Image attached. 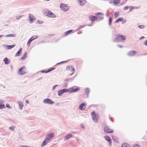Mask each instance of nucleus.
<instances>
[{"label": "nucleus", "mask_w": 147, "mask_h": 147, "mask_svg": "<svg viewBox=\"0 0 147 147\" xmlns=\"http://www.w3.org/2000/svg\"><path fill=\"white\" fill-rule=\"evenodd\" d=\"M125 39L124 36L117 34H116V37L115 40H113V41L114 42H121L124 41Z\"/></svg>", "instance_id": "nucleus-1"}, {"label": "nucleus", "mask_w": 147, "mask_h": 147, "mask_svg": "<svg viewBox=\"0 0 147 147\" xmlns=\"http://www.w3.org/2000/svg\"><path fill=\"white\" fill-rule=\"evenodd\" d=\"M26 67L24 66L18 69V73L20 75L24 74L28 72L26 70Z\"/></svg>", "instance_id": "nucleus-2"}, {"label": "nucleus", "mask_w": 147, "mask_h": 147, "mask_svg": "<svg viewBox=\"0 0 147 147\" xmlns=\"http://www.w3.org/2000/svg\"><path fill=\"white\" fill-rule=\"evenodd\" d=\"M92 118L93 121L95 122H98V118L97 117V115L96 114L94 111H93L91 113Z\"/></svg>", "instance_id": "nucleus-3"}, {"label": "nucleus", "mask_w": 147, "mask_h": 147, "mask_svg": "<svg viewBox=\"0 0 147 147\" xmlns=\"http://www.w3.org/2000/svg\"><path fill=\"white\" fill-rule=\"evenodd\" d=\"M43 102L45 104H53L54 103V102L49 98H47L43 100Z\"/></svg>", "instance_id": "nucleus-4"}, {"label": "nucleus", "mask_w": 147, "mask_h": 147, "mask_svg": "<svg viewBox=\"0 0 147 147\" xmlns=\"http://www.w3.org/2000/svg\"><path fill=\"white\" fill-rule=\"evenodd\" d=\"M60 7L62 10L65 11H67L69 8V7L66 4L62 3L60 4Z\"/></svg>", "instance_id": "nucleus-5"}, {"label": "nucleus", "mask_w": 147, "mask_h": 147, "mask_svg": "<svg viewBox=\"0 0 147 147\" xmlns=\"http://www.w3.org/2000/svg\"><path fill=\"white\" fill-rule=\"evenodd\" d=\"M104 130L105 132L108 133H112L113 132V130L111 129L110 128V127L108 125H107L104 127Z\"/></svg>", "instance_id": "nucleus-6"}, {"label": "nucleus", "mask_w": 147, "mask_h": 147, "mask_svg": "<svg viewBox=\"0 0 147 147\" xmlns=\"http://www.w3.org/2000/svg\"><path fill=\"white\" fill-rule=\"evenodd\" d=\"M54 134L53 133H50L47 134L46 135L45 139L49 141L51 140L54 137Z\"/></svg>", "instance_id": "nucleus-7"}, {"label": "nucleus", "mask_w": 147, "mask_h": 147, "mask_svg": "<svg viewBox=\"0 0 147 147\" xmlns=\"http://www.w3.org/2000/svg\"><path fill=\"white\" fill-rule=\"evenodd\" d=\"M95 15L97 17V20L98 18L100 20H102L103 19V14L101 13H95Z\"/></svg>", "instance_id": "nucleus-8"}, {"label": "nucleus", "mask_w": 147, "mask_h": 147, "mask_svg": "<svg viewBox=\"0 0 147 147\" xmlns=\"http://www.w3.org/2000/svg\"><path fill=\"white\" fill-rule=\"evenodd\" d=\"M70 89L71 90V92L73 93L79 90H80V88L77 86H74L70 88Z\"/></svg>", "instance_id": "nucleus-9"}, {"label": "nucleus", "mask_w": 147, "mask_h": 147, "mask_svg": "<svg viewBox=\"0 0 147 147\" xmlns=\"http://www.w3.org/2000/svg\"><path fill=\"white\" fill-rule=\"evenodd\" d=\"M29 19L30 20L29 22L30 24H32L34 22V21L35 20V19L33 18L34 17L33 16L31 15V14H29Z\"/></svg>", "instance_id": "nucleus-10"}, {"label": "nucleus", "mask_w": 147, "mask_h": 147, "mask_svg": "<svg viewBox=\"0 0 147 147\" xmlns=\"http://www.w3.org/2000/svg\"><path fill=\"white\" fill-rule=\"evenodd\" d=\"M86 105L85 103L82 102L79 105V109L81 110H83L86 108Z\"/></svg>", "instance_id": "nucleus-11"}, {"label": "nucleus", "mask_w": 147, "mask_h": 147, "mask_svg": "<svg viewBox=\"0 0 147 147\" xmlns=\"http://www.w3.org/2000/svg\"><path fill=\"white\" fill-rule=\"evenodd\" d=\"M104 137L105 139L108 142L109 146H111V145L112 140L110 137L107 136H106Z\"/></svg>", "instance_id": "nucleus-12"}, {"label": "nucleus", "mask_w": 147, "mask_h": 147, "mask_svg": "<svg viewBox=\"0 0 147 147\" xmlns=\"http://www.w3.org/2000/svg\"><path fill=\"white\" fill-rule=\"evenodd\" d=\"M66 69L67 70L74 71L75 69L74 67L72 65H68L66 67Z\"/></svg>", "instance_id": "nucleus-13"}, {"label": "nucleus", "mask_w": 147, "mask_h": 147, "mask_svg": "<svg viewBox=\"0 0 147 147\" xmlns=\"http://www.w3.org/2000/svg\"><path fill=\"white\" fill-rule=\"evenodd\" d=\"M90 21L92 22V23L95 20H97V17L93 16H90L89 17Z\"/></svg>", "instance_id": "nucleus-14"}, {"label": "nucleus", "mask_w": 147, "mask_h": 147, "mask_svg": "<svg viewBox=\"0 0 147 147\" xmlns=\"http://www.w3.org/2000/svg\"><path fill=\"white\" fill-rule=\"evenodd\" d=\"M136 53V51H130L127 53V55L129 56H134Z\"/></svg>", "instance_id": "nucleus-15"}, {"label": "nucleus", "mask_w": 147, "mask_h": 147, "mask_svg": "<svg viewBox=\"0 0 147 147\" xmlns=\"http://www.w3.org/2000/svg\"><path fill=\"white\" fill-rule=\"evenodd\" d=\"M48 13H49L48 15V17L53 18L56 17V15L51 11H49V12H48Z\"/></svg>", "instance_id": "nucleus-16"}, {"label": "nucleus", "mask_w": 147, "mask_h": 147, "mask_svg": "<svg viewBox=\"0 0 147 147\" xmlns=\"http://www.w3.org/2000/svg\"><path fill=\"white\" fill-rule=\"evenodd\" d=\"M49 142V141L46 139H45V140L42 142L41 144V147H43V146H46Z\"/></svg>", "instance_id": "nucleus-17"}, {"label": "nucleus", "mask_w": 147, "mask_h": 147, "mask_svg": "<svg viewBox=\"0 0 147 147\" xmlns=\"http://www.w3.org/2000/svg\"><path fill=\"white\" fill-rule=\"evenodd\" d=\"M42 13L45 15L47 16L49 13L48 12H49V11H50L47 9H45L42 10Z\"/></svg>", "instance_id": "nucleus-18"}, {"label": "nucleus", "mask_w": 147, "mask_h": 147, "mask_svg": "<svg viewBox=\"0 0 147 147\" xmlns=\"http://www.w3.org/2000/svg\"><path fill=\"white\" fill-rule=\"evenodd\" d=\"M72 135L71 134H69L66 135L64 138V140H68L70 138L72 137Z\"/></svg>", "instance_id": "nucleus-19"}, {"label": "nucleus", "mask_w": 147, "mask_h": 147, "mask_svg": "<svg viewBox=\"0 0 147 147\" xmlns=\"http://www.w3.org/2000/svg\"><path fill=\"white\" fill-rule=\"evenodd\" d=\"M3 61L5 62V64H8L10 62V60L7 57L3 59Z\"/></svg>", "instance_id": "nucleus-20"}, {"label": "nucleus", "mask_w": 147, "mask_h": 147, "mask_svg": "<svg viewBox=\"0 0 147 147\" xmlns=\"http://www.w3.org/2000/svg\"><path fill=\"white\" fill-rule=\"evenodd\" d=\"M84 91L87 95V98H88L89 97V88H86L84 90Z\"/></svg>", "instance_id": "nucleus-21"}, {"label": "nucleus", "mask_w": 147, "mask_h": 147, "mask_svg": "<svg viewBox=\"0 0 147 147\" xmlns=\"http://www.w3.org/2000/svg\"><path fill=\"white\" fill-rule=\"evenodd\" d=\"M15 45H6V48L7 49H10L14 47Z\"/></svg>", "instance_id": "nucleus-22"}, {"label": "nucleus", "mask_w": 147, "mask_h": 147, "mask_svg": "<svg viewBox=\"0 0 147 147\" xmlns=\"http://www.w3.org/2000/svg\"><path fill=\"white\" fill-rule=\"evenodd\" d=\"M81 5L82 6L84 5L86 2V1L85 0H80L79 1Z\"/></svg>", "instance_id": "nucleus-23"}, {"label": "nucleus", "mask_w": 147, "mask_h": 147, "mask_svg": "<svg viewBox=\"0 0 147 147\" xmlns=\"http://www.w3.org/2000/svg\"><path fill=\"white\" fill-rule=\"evenodd\" d=\"M22 48H20L19 50L18 51L15 55V56L16 57L19 56L22 53Z\"/></svg>", "instance_id": "nucleus-24"}, {"label": "nucleus", "mask_w": 147, "mask_h": 147, "mask_svg": "<svg viewBox=\"0 0 147 147\" xmlns=\"http://www.w3.org/2000/svg\"><path fill=\"white\" fill-rule=\"evenodd\" d=\"M19 108L20 109L22 110L23 107V103L21 101H19L18 102Z\"/></svg>", "instance_id": "nucleus-25"}, {"label": "nucleus", "mask_w": 147, "mask_h": 147, "mask_svg": "<svg viewBox=\"0 0 147 147\" xmlns=\"http://www.w3.org/2000/svg\"><path fill=\"white\" fill-rule=\"evenodd\" d=\"M123 19V18L122 17L119 18L117 19L115 22V23H117V22H121L122 21Z\"/></svg>", "instance_id": "nucleus-26"}, {"label": "nucleus", "mask_w": 147, "mask_h": 147, "mask_svg": "<svg viewBox=\"0 0 147 147\" xmlns=\"http://www.w3.org/2000/svg\"><path fill=\"white\" fill-rule=\"evenodd\" d=\"M73 30H71L66 31L64 33L65 36H67Z\"/></svg>", "instance_id": "nucleus-27"}, {"label": "nucleus", "mask_w": 147, "mask_h": 147, "mask_svg": "<svg viewBox=\"0 0 147 147\" xmlns=\"http://www.w3.org/2000/svg\"><path fill=\"white\" fill-rule=\"evenodd\" d=\"M129 7L130 8V11H132L133 9H138L139 8L138 7H134L133 6H129Z\"/></svg>", "instance_id": "nucleus-28"}, {"label": "nucleus", "mask_w": 147, "mask_h": 147, "mask_svg": "<svg viewBox=\"0 0 147 147\" xmlns=\"http://www.w3.org/2000/svg\"><path fill=\"white\" fill-rule=\"evenodd\" d=\"M121 147H130V146L128 144L125 143L122 144Z\"/></svg>", "instance_id": "nucleus-29"}, {"label": "nucleus", "mask_w": 147, "mask_h": 147, "mask_svg": "<svg viewBox=\"0 0 147 147\" xmlns=\"http://www.w3.org/2000/svg\"><path fill=\"white\" fill-rule=\"evenodd\" d=\"M27 56V52H26L24 53V55L20 59V60H23L26 58Z\"/></svg>", "instance_id": "nucleus-30"}, {"label": "nucleus", "mask_w": 147, "mask_h": 147, "mask_svg": "<svg viewBox=\"0 0 147 147\" xmlns=\"http://www.w3.org/2000/svg\"><path fill=\"white\" fill-rule=\"evenodd\" d=\"M120 0H113V3L114 5H116L118 4L120 2Z\"/></svg>", "instance_id": "nucleus-31"}, {"label": "nucleus", "mask_w": 147, "mask_h": 147, "mask_svg": "<svg viewBox=\"0 0 147 147\" xmlns=\"http://www.w3.org/2000/svg\"><path fill=\"white\" fill-rule=\"evenodd\" d=\"M113 20V18L112 17H110L109 19V25L110 26L111 25Z\"/></svg>", "instance_id": "nucleus-32"}, {"label": "nucleus", "mask_w": 147, "mask_h": 147, "mask_svg": "<svg viewBox=\"0 0 147 147\" xmlns=\"http://www.w3.org/2000/svg\"><path fill=\"white\" fill-rule=\"evenodd\" d=\"M63 93L62 90H61L58 91V95L59 96H61Z\"/></svg>", "instance_id": "nucleus-33"}, {"label": "nucleus", "mask_w": 147, "mask_h": 147, "mask_svg": "<svg viewBox=\"0 0 147 147\" xmlns=\"http://www.w3.org/2000/svg\"><path fill=\"white\" fill-rule=\"evenodd\" d=\"M112 139L114 141L117 142H118V140L117 138L115 136H113Z\"/></svg>", "instance_id": "nucleus-34"}, {"label": "nucleus", "mask_w": 147, "mask_h": 147, "mask_svg": "<svg viewBox=\"0 0 147 147\" xmlns=\"http://www.w3.org/2000/svg\"><path fill=\"white\" fill-rule=\"evenodd\" d=\"M33 40V39H32V38H31V37L28 40V42H27V45L29 46V44H30V43L32 42V41Z\"/></svg>", "instance_id": "nucleus-35"}, {"label": "nucleus", "mask_w": 147, "mask_h": 147, "mask_svg": "<svg viewBox=\"0 0 147 147\" xmlns=\"http://www.w3.org/2000/svg\"><path fill=\"white\" fill-rule=\"evenodd\" d=\"M33 40V39H32V38H31V37L28 40V42H27V45L29 46V44H30V43L32 42V41Z\"/></svg>", "instance_id": "nucleus-36"}, {"label": "nucleus", "mask_w": 147, "mask_h": 147, "mask_svg": "<svg viewBox=\"0 0 147 147\" xmlns=\"http://www.w3.org/2000/svg\"><path fill=\"white\" fill-rule=\"evenodd\" d=\"M33 40V39H32V38H31V37L28 40V42H27V45L29 46V44H30V43L32 42V41Z\"/></svg>", "instance_id": "nucleus-37"}, {"label": "nucleus", "mask_w": 147, "mask_h": 147, "mask_svg": "<svg viewBox=\"0 0 147 147\" xmlns=\"http://www.w3.org/2000/svg\"><path fill=\"white\" fill-rule=\"evenodd\" d=\"M67 62V61H62L61 62H60L58 63H57L56 64V65H60V64H62L63 63H66Z\"/></svg>", "instance_id": "nucleus-38"}, {"label": "nucleus", "mask_w": 147, "mask_h": 147, "mask_svg": "<svg viewBox=\"0 0 147 147\" xmlns=\"http://www.w3.org/2000/svg\"><path fill=\"white\" fill-rule=\"evenodd\" d=\"M55 69V67H51V68H50L47 70V71L48 73L50 72V71H52L53 70Z\"/></svg>", "instance_id": "nucleus-39"}, {"label": "nucleus", "mask_w": 147, "mask_h": 147, "mask_svg": "<svg viewBox=\"0 0 147 147\" xmlns=\"http://www.w3.org/2000/svg\"><path fill=\"white\" fill-rule=\"evenodd\" d=\"M74 80L73 78H66L65 79L64 81L65 82H67L68 81H72Z\"/></svg>", "instance_id": "nucleus-40"}, {"label": "nucleus", "mask_w": 147, "mask_h": 147, "mask_svg": "<svg viewBox=\"0 0 147 147\" xmlns=\"http://www.w3.org/2000/svg\"><path fill=\"white\" fill-rule=\"evenodd\" d=\"M9 128L10 130H11L12 131H13L15 129V127L14 126H12V127H10Z\"/></svg>", "instance_id": "nucleus-41"}, {"label": "nucleus", "mask_w": 147, "mask_h": 147, "mask_svg": "<svg viewBox=\"0 0 147 147\" xmlns=\"http://www.w3.org/2000/svg\"><path fill=\"white\" fill-rule=\"evenodd\" d=\"M38 37V35H34L32 36L31 38H32L33 40L36 39Z\"/></svg>", "instance_id": "nucleus-42"}, {"label": "nucleus", "mask_w": 147, "mask_h": 147, "mask_svg": "<svg viewBox=\"0 0 147 147\" xmlns=\"http://www.w3.org/2000/svg\"><path fill=\"white\" fill-rule=\"evenodd\" d=\"M119 12L117 11L115 12L114 13V15H115V18H117L119 16Z\"/></svg>", "instance_id": "nucleus-43"}, {"label": "nucleus", "mask_w": 147, "mask_h": 147, "mask_svg": "<svg viewBox=\"0 0 147 147\" xmlns=\"http://www.w3.org/2000/svg\"><path fill=\"white\" fill-rule=\"evenodd\" d=\"M5 108V106L4 104H0V109H2Z\"/></svg>", "instance_id": "nucleus-44"}, {"label": "nucleus", "mask_w": 147, "mask_h": 147, "mask_svg": "<svg viewBox=\"0 0 147 147\" xmlns=\"http://www.w3.org/2000/svg\"><path fill=\"white\" fill-rule=\"evenodd\" d=\"M24 15H21V16H17L16 17V20H18L20 19L21 18H22L23 16Z\"/></svg>", "instance_id": "nucleus-45"}, {"label": "nucleus", "mask_w": 147, "mask_h": 147, "mask_svg": "<svg viewBox=\"0 0 147 147\" xmlns=\"http://www.w3.org/2000/svg\"><path fill=\"white\" fill-rule=\"evenodd\" d=\"M14 34H8L5 36L6 37H14Z\"/></svg>", "instance_id": "nucleus-46"}, {"label": "nucleus", "mask_w": 147, "mask_h": 147, "mask_svg": "<svg viewBox=\"0 0 147 147\" xmlns=\"http://www.w3.org/2000/svg\"><path fill=\"white\" fill-rule=\"evenodd\" d=\"M66 92H69L70 93H71V90L70 89V88L69 89H66Z\"/></svg>", "instance_id": "nucleus-47"}, {"label": "nucleus", "mask_w": 147, "mask_h": 147, "mask_svg": "<svg viewBox=\"0 0 147 147\" xmlns=\"http://www.w3.org/2000/svg\"><path fill=\"white\" fill-rule=\"evenodd\" d=\"M40 72L42 73H48V71H47V70H42L40 71Z\"/></svg>", "instance_id": "nucleus-48"}, {"label": "nucleus", "mask_w": 147, "mask_h": 147, "mask_svg": "<svg viewBox=\"0 0 147 147\" xmlns=\"http://www.w3.org/2000/svg\"><path fill=\"white\" fill-rule=\"evenodd\" d=\"M138 27L142 29L144 28V26L143 25H141L139 26Z\"/></svg>", "instance_id": "nucleus-49"}, {"label": "nucleus", "mask_w": 147, "mask_h": 147, "mask_svg": "<svg viewBox=\"0 0 147 147\" xmlns=\"http://www.w3.org/2000/svg\"><path fill=\"white\" fill-rule=\"evenodd\" d=\"M6 106L7 108H8L9 109H10L11 108V107L8 104H6Z\"/></svg>", "instance_id": "nucleus-50"}, {"label": "nucleus", "mask_w": 147, "mask_h": 147, "mask_svg": "<svg viewBox=\"0 0 147 147\" xmlns=\"http://www.w3.org/2000/svg\"><path fill=\"white\" fill-rule=\"evenodd\" d=\"M128 8H129V6H126L125 7L123 8V9L124 10H125L127 9H128Z\"/></svg>", "instance_id": "nucleus-51"}, {"label": "nucleus", "mask_w": 147, "mask_h": 147, "mask_svg": "<svg viewBox=\"0 0 147 147\" xmlns=\"http://www.w3.org/2000/svg\"><path fill=\"white\" fill-rule=\"evenodd\" d=\"M126 22V20L125 19H123L122 20V24H124Z\"/></svg>", "instance_id": "nucleus-52"}, {"label": "nucleus", "mask_w": 147, "mask_h": 147, "mask_svg": "<svg viewBox=\"0 0 147 147\" xmlns=\"http://www.w3.org/2000/svg\"><path fill=\"white\" fill-rule=\"evenodd\" d=\"M58 85H55V86H54L53 87V88H52V90H53L55 88L57 87V86H58Z\"/></svg>", "instance_id": "nucleus-53"}, {"label": "nucleus", "mask_w": 147, "mask_h": 147, "mask_svg": "<svg viewBox=\"0 0 147 147\" xmlns=\"http://www.w3.org/2000/svg\"><path fill=\"white\" fill-rule=\"evenodd\" d=\"M85 26V25H84V26L81 25V26H80L79 27V28L80 29L84 27Z\"/></svg>", "instance_id": "nucleus-54"}, {"label": "nucleus", "mask_w": 147, "mask_h": 147, "mask_svg": "<svg viewBox=\"0 0 147 147\" xmlns=\"http://www.w3.org/2000/svg\"><path fill=\"white\" fill-rule=\"evenodd\" d=\"M46 42V41L43 40V41H40L39 42V43H45Z\"/></svg>", "instance_id": "nucleus-55"}, {"label": "nucleus", "mask_w": 147, "mask_h": 147, "mask_svg": "<svg viewBox=\"0 0 147 147\" xmlns=\"http://www.w3.org/2000/svg\"><path fill=\"white\" fill-rule=\"evenodd\" d=\"M144 45L147 46V40L144 42Z\"/></svg>", "instance_id": "nucleus-56"}, {"label": "nucleus", "mask_w": 147, "mask_h": 147, "mask_svg": "<svg viewBox=\"0 0 147 147\" xmlns=\"http://www.w3.org/2000/svg\"><path fill=\"white\" fill-rule=\"evenodd\" d=\"M4 101L2 100H0V104H3Z\"/></svg>", "instance_id": "nucleus-57"}, {"label": "nucleus", "mask_w": 147, "mask_h": 147, "mask_svg": "<svg viewBox=\"0 0 147 147\" xmlns=\"http://www.w3.org/2000/svg\"><path fill=\"white\" fill-rule=\"evenodd\" d=\"M62 90L63 93L66 92V88L63 89H62Z\"/></svg>", "instance_id": "nucleus-58"}, {"label": "nucleus", "mask_w": 147, "mask_h": 147, "mask_svg": "<svg viewBox=\"0 0 147 147\" xmlns=\"http://www.w3.org/2000/svg\"><path fill=\"white\" fill-rule=\"evenodd\" d=\"M134 147H140V146L138 144L135 145Z\"/></svg>", "instance_id": "nucleus-59"}, {"label": "nucleus", "mask_w": 147, "mask_h": 147, "mask_svg": "<svg viewBox=\"0 0 147 147\" xmlns=\"http://www.w3.org/2000/svg\"><path fill=\"white\" fill-rule=\"evenodd\" d=\"M37 22L39 24H41L42 23V22H41L39 20L37 21Z\"/></svg>", "instance_id": "nucleus-60"}, {"label": "nucleus", "mask_w": 147, "mask_h": 147, "mask_svg": "<svg viewBox=\"0 0 147 147\" xmlns=\"http://www.w3.org/2000/svg\"><path fill=\"white\" fill-rule=\"evenodd\" d=\"M145 38L144 36H142L141 37H140L139 38V40H142V39H143L144 38Z\"/></svg>", "instance_id": "nucleus-61"}, {"label": "nucleus", "mask_w": 147, "mask_h": 147, "mask_svg": "<svg viewBox=\"0 0 147 147\" xmlns=\"http://www.w3.org/2000/svg\"><path fill=\"white\" fill-rule=\"evenodd\" d=\"M113 0H110L109 3L110 4H111L112 3H113Z\"/></svg>", "instance_id": "nucleus-62"}, {"label": "nucleus", "mask_w": 147, "mask_h": 147, "mask_svg": "<svg viewBox=\"0 0 147 147\" xmlns=\"http://www.w3.org/2000/svg\"><path fill=\"white\" fill-rule=\"evenodd\" d=\"M117 47L120 48H122L123 47V46L122 45H117Z\"/></svg>", "instance_id": "nucleus-63"}, {"label": "nucleus", "mask_w": 147, "mask_h": 147, "mask_svg": "<svg viewBox=\"0 0 147 147\" xmlns=\"http://www.w3.org/2000/svg\"><path fill=\"white\" fill-rule=\"evenodd\" d=\"M21 147H29V146L26 145H22L21 146Z\"/></svg>", "instance_id": "nucleus-64"}]
</instances>
